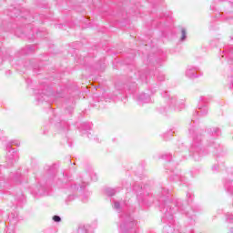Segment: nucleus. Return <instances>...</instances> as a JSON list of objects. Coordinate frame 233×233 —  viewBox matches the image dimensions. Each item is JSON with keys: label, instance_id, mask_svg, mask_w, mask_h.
<instances>
[{"label": "nucleus", "instance_id": "obj_1", "mask_svg": "<svg viewBox=\"0 0 233 233\" xmlns=\"http://www.w3.org/2000/svg\"><path fill=\"white\" fill-rule=\"evenodd\" d=\"M181 34H182L181 40L185 41V39H187V31L185 29H182Z\"/></svg>", "mask_w": 233, "mask_h": 233}, {"label": "nucleus", "instance_id": "obj_2", "mask_svg": "<svg viewBox=\"0 0 233 233\" xmlns=\"http://www.w3.org/2000/svg\"><path fill=\"white\" fill-rule=\"evenodd\" d=\"M53 220L56 221V223H59L61 221V217L59 216H54Z\"/></svg>", "mask_w": 233, "mask_h": 233}]
</instances>
